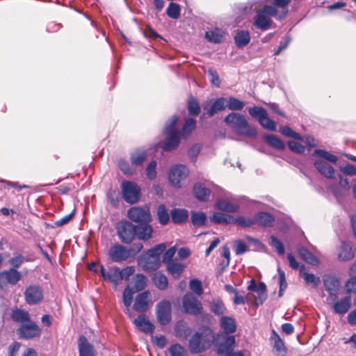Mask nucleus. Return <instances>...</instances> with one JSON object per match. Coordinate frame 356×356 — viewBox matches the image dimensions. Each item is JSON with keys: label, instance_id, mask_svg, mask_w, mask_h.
I'll list each match as a JSON object with an SVG mask.
<instances>
[{"label": "nucleus", "instance_id": "1", "mask_svg": "<svg viewBox=\"0 0 356 356\" xmlns=\"http://www.w3.org/2000/svg\"><path fill=\"white\" fill-rule=\"evenodd\" d=\"M214 339V333L209 327H203L191 337L188 349L192 354H200L211 348Z\"/></svg>", "mask_w": 356, "mask_h": 356}, {"label": "nucleus", "instance_id": "2", "mask_svg": "<svg viewBox=\"0 0 356 356\" xmlns=\"http://www.w3.org/2000/svg\"><path fill=\"white\" fill-rule=\"evenodd\" d=\"M224 122L236 134L249 138L257 136L256 128L250 125L245 117L239 113H229L225 116Z\"/></svg>", "mask_w": 356, "mask_h": 356}, {"label": "nucleus", "instance_id": "3", "mask_svg": "<svg viewBox=\"0 0 356 356\" xmlns=\"http://www.w3.org/2000/svg\"><path fill=\"white\" fill-rule=\"evenodd\" d=\"M271 17H275L277 20L281 21L286 17V11L279 13L277 9L273 6H264L256 13L253 18V24L257 29L266 31L273 23Z\"/></svg>", "mask_w": 356, "mask_h": 356}, {"label": "nucleus", "instance_id": "4", "mask_svg": "<svg viewBox=\"0 0 356 356\" xmlns=\"http://www.w3.org/2000/svg\"><path fill=\"white\" fill-rule=\"evenodd\" d=\"M178 117L173 115L164 128L163 131L167 135V138L162 145V148L164 151L175 149L180 143L181 133L179 131L175 129Z\"/></svg>", "mask_w": 356, "mask_h": 356}, {"label": "nucleus", "instance_id": "5", "mask_svg": "<svg viewBox=\"0 0 356 356\" xmlns=\"http://www.w3.org/2000/svg\"><path fill=\"white\" fill-rule=\"evenodd\" d=\"M213 343L218 355H228L236 346V339L234 335H227L221 332L214 334Z\"/></svg>", "mask_w": 356, "mask_h": 356}, {"label": "nucleus", "instance_id": "6", "mask_svg": "<svg viewBox=\"0 0 356 356\" xmlns=\"http://www.w3.org/2000/svg\"><path fill=\"white\" fill-rule=\"evenodd\" d=\"M248 113L252 118L257 119L259 124L265 129L276 131V122L268 118L266 110L263 107L256 106L250 107L248 108Z\"/></svg>", "mask_w": 356, "mask_h": 356}, {"label": "nucleus", "instance_id": "7", "mask_svg": "<svg viewBox=\"0 0 356 356\" xmlns=\"http://www.w3.org/2000/svg\"><path fill=\"white\" fill-rule=\"evenodd\" d=\"M116 230L118 238L123 243L129 244L136 237V225L129 221H120Z\"/></svg>", "mask_w": 356, "mask_h": 356}, {"label": "nucleus", "instance_id": "8", "mask_svg": "<svg viewBox=\"0 0 356 356\" xmlns=\"http://www.w3.org/2000/svg\"><path fill=\"white\" fill-rule=\"evenodd\" d=\"M182 307L185 313L197 316L202 313L201 302L191 293H186L182 298Z\"/></svg>", "mask_w": 356, "mask_h": 356}, {"label": "nucleus", "instance_id": "9", "mask_svg": "<svg viewBox=\"0 0 356 356\" xmlns=\"http://www.w3.org/2000/svg\"><path fill=\"white\" fill-rule=\"evenodd\" d=\"M122 193L124 200L129 204L136 203L140 195V188L135 183L124 181L122 183Z\"/></svg>", "mask_w": 356, "mask_h": 356}, {"label": "nucleus", "instance_id": "10", "mask_svg": "<svg viewBox=\"0 0 356 356\" xmlns=\"http://www.w3.org/2000/svg\"><path fill=\"white\" fill-rule=\"evenodd\" d=\"M41 332V328L31 320L21 324L17 330V334L19 338L24 339L39 337Z\"/></svg>", "mask_w": 356, "mask_h": 356}, {"label": "nucleus", "instance_id": "11", "mask_svg": "<svg viewBox=\"0 0 356 356\" xmlns=\"http://www.w3.org/2000/svg\"><path fill=\"white\" fill-rule=\"evenodd\" d=\"M24 300L29 305L40 303L44 298V292L41 286L32 284L27 286L24 292Z\"/></svg>", "mask_w": 356, "mask_h": 356}, {"label": "nucleus", "instance_id": "12", "mask_svg": "<svg viewBox=\"0 0 356 356\" xmlns=\"http://www.w3.org/2000/svg\"><path fill=\"white\" fill-rule=\"evenodd\" d=\"M22 279V273L17 269L9 268L0 272V289L16 285Z\"/></svg>", "mask_w": 356, "mask_h": 356}, {"label": "nucleus", "instance_id": "13", "mask_svg": "<svg viewBox=\"0 0 356 356\" xmlns=\"http://www.w3.org/2000/svg\"><path fill=\"white\" fill-rule=\"evenodd\" d=\"M188 170L184 165H177L172 167L168 173L170 184L177 188L181 187V181L186 178Z\"/></svg>", "mask_w": 356, "mask_h": 356}, {"label": "nucleus", "instance_id": "14", "mask_svg": "<svg viewBox=\"0 0 356 356\" xmlns=\"http://www.w3.org/2000/svg\"><path fill=\"white\" fill-rule=\"evenodd\" d=\"M156 318L158 322L165 325L171 321V305L168 300L159 302L156 305Z\"/></svg>", "mask_w": 356, "mask_h": 356}, {"label": "nucleus", "instance_id": "15", "mask_svg": "<svg viewBox=\"0 0 356 356\" xmlns=\"http://www.w3.org/2000/svg\"><path fill=\"white\" fill-rule=\"evenodd\" d=\"M355 249L350 241H341V245L336 250L337 259L341 261L352 260L355 257Z\"/></svg>", "mask_w": 356, "mask_h": 356}, {"label": "nucleus", "instance_id": "16", "mask_svg": "<svg viewBox=\"0 0 356 356\" xmlns=\"http://www.w3.org/2000/svg\"><path fill=\"white\" fill-rule=\"evenodd\" d=\"M108 255L113 261L119 263L130 257L131 250L122 245L115 244L110 248Z\"/></svg>", "mask_w": 356, "mask_h": 356}, {"label": "nucleus", "instance_id": "17", "mask_svg": "<svg viewBox=\"0 0 356 356\" xmlns=\"http://www.w3.org/2000/svg\"><path fill=\"white\" fill-rule=\"evenodd\" d=\"M151 302V293L149 291H145L136 296L133 307L137 312L144 313L147 311Z\"/></svg>", "mask_w": 356, "mask_h": 356}, {"label": "nucleus", "instance_id": "18", "mask_svg": "<svg viewBox=\"0 0 356 356\" xmlns=\"http://www.w3.org/2000/svg\"><path fill=\"white\" fill-rule=\"evenodd\" d=\"M128 217L130 220L140 223H147L150 220L149 210L140 207L129 209L128 210Z\"/></svg>", "mask_w": 356, "mask_h": 356}, {"label": "nucleus", "instance_id": "19", "mask_svg": "<svg viewBox=\"0 0 356 356\" xmlns=\"http://www.w3.org/2000/svg\"><path fill=\"white\" fill-rule=\"evenodd\" d=\"M138 264L145 271L149 273L155 271L160 266L159 261L145 253L138 258Z\"/></svg>", "mask_w": 356, "mask_h": 356}, {"label": "nucleus", "instance_id": "20", "mask_svg": "<svg viewBox=\"0 0 356 356\" xmlns=\"http://www.w3.org/2000/svg\"><path fill=\"white\" fill-rule=\"evenodd\" d=\"M100 273L104 280L112 283L116 288L118 282L120 280V268L117 266L110 268L108 271L106 270L104 267L102 265L100 268Z\"/></svg>", "mask_w": 356, "mask_h": 356}, {"label": "nucleus", "instance_id": "21", "mask_svg": "<svg viewBox=\"0 0 356 356\" xmlns=\"http://www.w3.org/2000/svg\"><path fill=\"white\" fill-rule=\"evenodd\" d=\"M270 341L273 344V351L277 355L286 356L287 353V349L285 347L284 343L280 338V335L274 330L272 331Z\"/></svg>", "mask_w": 356, "mask_h": 356}, {"label": "nucleus", "instance_id": "22", "mask_svg": "<svg viewBox=\"0 0 356 356\" xmlns=\"http://www.w3.org/2000/svg\"><path fill=\"white\" fill-rule=\"evenodd\" d=\"M78 348L79 356H95L94 346L83 335L80 336L79 338Z\"/></svg>", "mask_w": 356, "mask_h": 356}, {"label": "nucleus", "instance_id": "23", "mask_svg": "<svg viewBox=\"0 0 356 356\" xmlns=\"http://www.w3.org/2000/svg\"><path fill=\"white\" fill-rule=\"evenodd\" d=\"M220 326L224 334L231 335L236 330V321L231 316H222L220 320Z\"/></svg>", "mask_w": 356, "mask_h": 356}, {"label": "nucleus", "instance_id": "24", "mask_svg": "<svg viewBox=\"0 0 356 356\" xmlns=\"http://www.w3.org/2000/svg\"><path fill=\"white\" fill-rule=\"evenodd\" d=\"M314 166L326 178L332 179L334 177V169L325 161L316 160L314 163Z\"/></svg>", "mask_w": 356, "mask_h": 356}, {"label": "nucleus", "instance_id": "25", "mask_svg": "<svg viewBox=\"0 0 356 356\" xmlns=\"http://www.w3.org/2000/svg\"><path fill=\"white\" fill-rule=\"evenodd\" d=\"M350 307L351 298L350 296H346L332 305V309L334 313L342 315L348 312Z\"/></svg>", "mask_w": 356, "mask_h": 356}, {"label": "nucleus", "instance_id": "26", "mask_svg": "<svg viewBox=\"0 0 356 356\" xmlns=\"http://www.w3.org/2000/svg\"><path fill=\"white\" fill-rule=\"evenodd\" d=\"M134 324L138 330L145 333H151L154 330V325L142 314L139 315L135 320Z\"/></svg>", "mask_w": 356, "mask_h": 356}, {"label": "nucleus", "instance_id": "27", "mask_svg": "<svg viewBox=\"0 0 356 356\" xmlns=\"http://www.w3.org/2000/svg\"><path fill=\"white\" fill-rule=\"evenodd\" d=\"M172 221L176 225H181L185 222L188 218V212L184 209H173L170 211Z\"/></svg>", "mask_w": 356, "mask_h": 356}, {"label": "nucleus", "instance_id": "28", "mask_svg": "<svg viewBox=\"0 0 356 356\" xmlns=\"http://www.w3.org/2000/svg\"><path fill=\"white\" fill-rule=\"evenodd\" d=\"M215 205L218 209L228 213L237 212L239 209V206L238 204L231 203L222 198L218 199L216 201Z\"/></svg>", "mask_w": 356, "mask_h": 356}, {"label": "nucleus", "instance_id": "29", "mask_svg": "<svg viewBox=\"0 0 356 356\" xmlns=\"http://www.w3.org/2000/svg\"><path fill=\"white\" fill-rule=\"evenodd\" d=\"M152 228L147 223H141V225H136V236L143 241H147L152 236Z\"/></svg>", "mask_w": 356, "mask_h": 356}, {"label": "nucleus", "instance_id": "30", "mask_svg": "<svg viewBox=\"0 0 356 356\" xmlns=\"http://www.w3.org/2000/svg\"><path fill=\"white\" fill-rule=\"evenodd\" d=\"M193 193L197 200L205 202L209 200L210 190L206 188L202 184L196 183L193 186Z\"/></svg>", "mask_w": 356, "mask_h": 356}, {"label": "nucleus", "instance_id": "31", "mask_svg": "<svg viewBox=\"0 0 356 356\" xmlns=\"http://www.w3.org/2000/svg\"><path fill=\"white\" fill-rule=\"evenodd\" d=\"M255 223L262 227H272L275 221L274 217L267 212H259L255 218Z\"/></svg>", "mask_w": 356, "mask_h": 356}, {"label": "nucleus", "instance_id": "32", "mask_svg": "<svg viewBox=\"0 0 356 356\" xmlns=\"http://www.w3.org/2000/svg\"><path fill=\"white\" fill-rule=\"evenodd\" d=\"M206 39L213 43H220L224 40L225 32L218 28H215L205 33Z\"/></svg>", "mask_w": 356, "mask_h": 356}, {"label": "nucleus", "instance_id": "33", "mask_svg": "<svg viewBox=\"0 0 356 356\" xmlns=\"http://www.w3.org/2000/svg\"><path fill=\"white\" fill-rule=\"evenodd\" d=\"M10 318L17 323H25L31 320L29 313L24 309H15L10 314Z\"/></svg>", "mask_w": 356, "mask_h": 356}, {"label": "nucleus", "instance_id": "34", "mask_svg": "<svg viewBox=\"0 0 356 356\" xmlns=\"http://www.w3.org/2000/svg\"><path fill=\"white\" fill-rule=\"evenodd\" d=\"M250 41V34L249 31L245 30H238L234 36V42L238 48L246 46Z\"/></svg>", "mask_w": 356, "mask_h": 356}, {"label": "nucleus", "instance_id": "35", "mask_svg": "<svg viewBox=\"0 0 356 356\" xmlns=\"http://www.w3.org/2000/svg\"><path fill=\"white\" fill-rule=\"evenodd\" d=\"M226 98L220 97L216 99L207 112L208 116L212 117L218 112L223 111L226 108Z\"/></svg>", "mask_w": 356, "mask_h": 356}, {"label": "nucleus", "instance_id": "36", "mask_svg": "<svg viewBox=\"0 0 356 356\" xmlns=\"http://www.w3.org/2000/svg\"><path fill=\"white\" fill-rule=\"evenodd\" d=\"M165 265L168 272L175 278L179 277L184 269V264L175 261H170Z\"/></svg>", "mask_w": 356, "mask_h": 356}, {"label": "nucleus", "instance_id": "37", "mask_svg": "<svg viewBox=\"0 0 356 356\" xmlns=\"http://www.w3.org/2000/svg\"><path fill=\"white\" fill-rule=\"evenodd\" d=\"M325 290L328 291H339L340 283L339 280L334 276H327L323 280Z\"/></svg>", "mask_w": 356, "mask_h": 356}, {"label": "nucleus", "instance_id": "38", "mask_svg": "<svg viewBox=\"0 0 356 356\" xmlns=\"http://www.w3.org/2000/svg\"><path fill=\"white\" fill-rule=\"evenodd\" d=\"M147 158V152L145 150L136 149L131 154L130 160L133 165H141Z\"/></svg>", "mask_w": 356, "mask_h": 356}, {"label": "nucleus", "instance_id": "39", "mask_svg": "<svg viewBox=\"0 0 356 356\" xmlns=\"http://www.w3.org/2000/svg\"><path fill=\"white\" fill-rule=\"evenodd\" d=\"M298 253L300 257L306 262L314 266L318 264V259L305 248H300Z\"/></svg>", "mask_w": 356, "mask_h": 356}, {"label": "nucleus", "instance_id": "40", "mask_svg": "<svg viewBox=\"0 0 356 356\" xmlns=\"http://www.w3.org/2000/svg\"><path fill=\"white\" fill-rule=\"evenodd\" d=\"M211 220L216 224H232L234 217L229 214L216 212L213 213Z\"/></svg>", "mask_w": 356, "mask_h": 356}, {"label": "nucleus", "instance_id": "41", "mask_svg": "<svg viewBox=\"0 0 356 356\" xmlns=\"http://www.w3.org/2000/svg\"><path fill=\"white\" fill-rule=\"evenodd\" d=\"M211 311L216 316H222L225 313L226 308L220 299L213 300L210 305Z\"/></svg>", "mask_w": 356, "mask_h": 356}, {"label": "nucleus", "instance_id": "42", "mask_svg": "<svg viewBox=\"0 0 356 356\" xmlns=\"http://www.w3.org/2000/svg\"><path fill=\"white\" fill-rule=\"evenodd\" d=\"M165 245L164 243H160L156 245L154 247L148 250L145 253L161 262L160 256L165 250Z\"/></svg>", "mask_w": 356, "mask_h": 356}, {"label": "nucleus", "instance_id": "43", "mask_svg": "<svg viewBox=\"0 0 356 356\" xmlns=\"http://www.w3.org/2000/svg\"><path fill=\"white\" fill-rule=\"evenodd\" d=\"M134 288L136 292L141 291L147 286V278L143 274H136L133 279Z\"/></svg>", "mask_w": 356, "mask_h": 356}, {"label": "nucleus", "instance_id": "44", "mask_svg": "<svg viewBox=\"0 0 356 356\" xmlns=\"http://www.w3.org/2000/svg\"><path fill=\"white\" fill-rule=\"evenodd\" d=\"M191 220L194 226L202 227L205 225L207 216L203 212H191Z\"/></svg>", "mask_w": 356, "mask_h": 356}, {"label": "nucleus", "instance_id": "45", "mask_svg": "<svg viewBox=\"0 0 356 356\" xmlns=\"http://www.w3.org/2000/svg\"><path fill=\"white\" fill-rule=\"evenodd\" d=\"M264 139L269 145L277 149L282 150L285 147L284 143L280 138L273 135H266Z\"/></svg>", "mask_w": 356, "mask_h": 356}, {"label": "nucleus", "instance_id": "46", "mask_svg": "<svg viewBox=\"0 0 356 356\" xmlns=\"http://www.w3.org/2000/svg\"><path fill=\"white\" fill-rule=\"evenodd\" d=\"M155 286L160 290H165L168 288V281L166 276L162 273H156L153 277Z\"/></svg>", "mask_w": 356, "mask_h": 356}, {"label": "nucleus", "instance_id": "47", "mask_svg": "<svg viewBox=\"0 0 356 356\" xmlns=\"http://www.w3.org/2000/svg\"><path fill=\"white\" fill-rule=\"evenodd\" d=\"M256 293H257V297L255 300V304L257 305L263 304V302L267 298V289L265 283H259V289L256 291Z\"/></svg>", "mask_w": 356, "mask_h": 356}, {"label": "nucleus", "instance_id": "48", "mask_svg": "<svg viewBox=\"0 0 356 356\" xmlns=\"http://www.w3.org/2000/svg\"><path fill=\"white\" fill-rule=\"evenodd\" d=\"M268 0H251L247 3L245 10H252L255 13L261 9L264 6H268Z\"/></svg>", "mask_w": 356, "mask_h": 356}, {"label": "nucleus", "instance_id": "49", "mask_svg": "<svg viewBox=\"0 0 356 356\" xmlns=\"http://www.w3.org/2000/svg\"><path fill=\"white\" fill-rule=\"evenodd\" d=\"M157 217L159 222L162 225H165L169 222V214L164 204H160L157 209Z\"/></svg>", "mask_w": 356, "mask_h": 356}, {"label": "nucleus", "instance_id": "50", "mask_svg": "<svg viewBox=\"0 0 356 356\" xmlns=\"http://www.w3.org/2000/svg\"><path fill=\"white\" fill-rule=\"evenodd\" d=\"M314 155L323 158L325 160L333 163H336L338 161L337 156L321 149H316L314 151Z\"/></svg>", "mask_w": 356, "mask_h": 356}, {"label": "nucleus", "instance_id": "51", "mask_svg": "<svg viewBox=\"0 0 356 356\" xmlns=\"http://www.w3.org/2000/svg\"><path fill=\"white\" fill-rule=\"evenodd\" d=\"M136 293L133 289L127 286L123 291V303L126 307L127 311H129V307L133 301V296Z\"/></svg>", "mask_w": 356, "mask_h": 356}, {"label": "nucleus", "instance_id": "52", "mask_svg": "<svg viewBox=\"0 0 356 356\" xmlns=\"http://www.w3.org/2000/svg\"><path fill=\"white\" fill-rule=\"evenodd\" d=\"M245 106L243 101L238 99L236 97H230L227 99L226 106L232 111H241Z\"/></svg>", "mask_w": 356, "mask_h": 356}, {"label": "nucleus", "instance_id": "53", "mask_svg": "<svg viewBox=\"0 0 356 356\" xmlns=\"http://www.w3.org/2000/svg\"><path fill=\"white\" fill-rule=\"evenodd\" d=\"M196 126V120L193 118H188L186 120L182 128V136L184 138H187L192 131L195 129Z\"/></svg>", "mask_w": 356, "mask_h": 356}, {"label": "nucleus", "instance_id": "54", "mask_svg": "<svg viewBox=\"0 0 356 356\" xmlns=\"http://www.w3.org/2000/svg\"><path fill=\"white\" fill-rule=\"evenodd\" d=\"M232 224H237L242 227H249L255 224V220L254 218L239 216L236 218L234 217V220Z\"/></svg>", "mask_w": 356, "mask_h": 356}, {"label": "nucleus", "instance_id": "55", "mask_svg": "<svg viewBox=\"0 0 356 356\" xmlns=\"http://www.w3.org/2000/svg\"><path fill=\"white\" fill-rule=\"evenodd\" d=\"M269 245L280 254H284L285 249L282 243L275 236H270L269 238Z\"/></svg>", "mask_w": 356, "mask_h": 356}, {"label": "nucleus", "instance_id": "56", "mask_svg": "<svg viewBox=\"0 0 356 356\" xmlns=\"http://www.w3.org/2000/svg\"><path fill=\"white\" fill-rule=\"evenodd\" d=\"M168 353L170 356H187L186 350L179 343L172 345L168 348Z\"/></svg>", "mask_w": 356, "mask_h": 356}, {"label": "nucleus", "instance_id": "57", "mask_svg": "<svg viewBox=\"0 0 356 356\" xmlns=\"http://www.w3.org/2000/svg\"><path fill=\"white\" fill-rule=\"evenodd\" d=\"M166 13L168 16L172 19H177L180 15V7L176 3L171 2L170 3Z\"/></svg>", "mask_w": 356, "mask_h": 356}, {"label": "nucleus", "instance_id": "58", "mask_svg": "<svg viewBox=\"0 0 356 356\" xmlns=\"http://www.w3.org/2000/svg\"><path fill=\"white\" fill-rule=\"evenodd\" d=\"M25 261L26 260L22 254H17L8 260V264L10 266V268L18 270Z\"/></svg>", "mask_w": 356, "mask_h": 356}, {"label": "nucleus", "instance_id": "59", "mask_svg": "<svg viewBox=\"0 0 356 356\" xmlns=\"http://www.w3.org/2000/svg\"><path fill=\"white\" fill-rule=\"evenodd\" d=\"M188 114L191 116H197L200 112V107L198 102L192 98L188 101Z\"/></svg>", "mask_w": 356, "mask_h": 356}, {"label": "nucleus", "instance_id": "60", "mask_svg": "<svg viewBox=\"0 0 356 356\" xmlns=\"http://www.w3.org/2000/svg\"><path fill=\"white\" fill-rule=\"evenodd\" d=\"M189 287L195 294L200 296L203 293L202 285L200 280L193 279L190 280Z\"/></svg>", "mask_w": 356, "mask_h": 356}, {"label": "nucleus", "instance_id": "61", "mask_svg": "<svg viewBox=\"0 0 356 356\" xmlns=\"http://www.w3.org/2000/svg\"><path fill=\"white\" fill-rule=\"evenodd\" d=\"M156 165H157L156 162L155 161H152L146 167V169H145L146 175H147V177L149 180H153V179H154L156 178Z\"/></svg>", "mask_w": 356, "mask_h": 356}, {"label": "nucleus", "instance_id": "62", "mask_svg": "<svg viewBox=\"0 0 356 356\" xmlns=\"http://www.w3.org/2000/svg\"><path fill=\"white\" fill-rule=\"evenodd\" d=\"M303 277L306 283L311 284L313 288H316L320 283L319 277L312 273H304Z\"/></svg>", "mask_w": 356, "mask_h": 356}, {"label": "nucleus", "instance_id": "63", "mask_svg": "<svg viewBox=\"0 0 356 356\" xmlns=\"http://www.w3.org/2000/svg\"><path fill=\"white\" fill-rule=\"evenodd\" d=\"M118 167L124 175H129L134 172V169L130 166L129 162L124 159L118 161Z\"/></svg>", "mask_w": 356, "mask_h": 356}, {"label": "nucleus", "instance_id": "64", "mask_svg": "<svg viewBox=\"0 0 356 356\" xmlns=\"http://www.w3.org/2000/svg\"><path fill=\"white\" fill-rule=\"evenodd\" d=\"M346 291L347 293H356V276H352L346 283Z\"/></svg>", "mask_w": 356, "mask_h": 356}]
</instances>
